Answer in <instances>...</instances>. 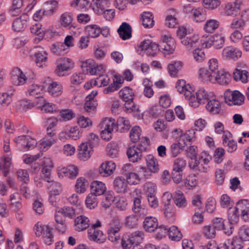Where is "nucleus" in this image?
Listing matches in <instances>:
<instances>
[{
  "mask_svg": "<svg viewBox=\"0 0 249 249\" xmlns=\"http://www.w3.org/2000/svg\"><path fill=\"white\" fill-rule=\"evenodd\" d=\"M218 67V62L216 59H210L208 69L203 68L199 69V76L204 81H209L220 85L228 84L231 81V74L224 70H219Z\"/></svg>",
  "mask_w": 249,
  "mask_h": 249,
  "instance_id": "1",
  "label": "nucleus"
},
{
  "mask_svg": "<svg viewBox=\"0 0 249 249\" xmlns=\"http://www.w3.org/2000/svg\"><path fill=\"white\" fill-rule=\"evenodd\" d=\"M119 94L120 98L125 102V111L127 113H134L138 115V119H140V110L133 102L135 94L133 89L130 87H125L119 91Z\"/></svg>",
  "mask_w": 249,
  "mask_h": 249,
  "instance_id": "2",
  "label": "nucleus"
},
{
  "mask_svg": "<svg viewBox=\"0 0 249 249\" xmlns=\"http://www.w3.org/2000/svg\"><path fill=\"white\" fill-rule=\"evenodd\" d=\"M149 140L147 137L142 138L139 142L138 146L133 145L129 147L126 152L129 160L132 162L138 161L142 157V152L145 151L148 145Z\"/></svg>",
  "mask_w": 249,
  "mask_h": 249,
  "instance_id": "3",
  "label": "nucleus"
},
{
  "mask_svg": "<svg viewBox=\"0 0 249 249\" xmlns=\"http://www.w3.org/2000/svg\"><path fill=\"white\" fill-rule=\"evenodd\" d=\"M53 229L48 225H43L37 222L34 227L35 234L37 237L42 236L44 242L47 245H50L53 242L54 235Z\"/></svg>",
  "mask_w": 249,
  "mask_h": 249,
  "instance_id": "4",
  "label": "nucleus"
},
{
  "mask_svg": "<svg viewBox=\"0 0 249 249\" xmlns=\"http://www.w3.org/2000/svg\"><path fill=\"white\" fill-rule=\"evenodd\" d=\"M158 45L159 51L161 52L165 55L172 54L176 48L175 40L170 35L162 36Z\"/></svg>",
  "mask_w": 249,
  "mask_h": 249,
  "instance_id": "5",
  "label": "nucleus"
},
{
  "mask_svg": "<svg viewBox=\"0 0 249 249\" xmlns=\"http://www.w3.org/2000/svg\"><path fill=\"white\" fill-rule=\"evenodd\" d=\"M81 67L85 74L100 75L104 72V66L101 64H96L92 59H88L82 62Z\"/></svg>",
  "mask_w": 249,
  "mask_h": 249,
  "instance_id": "6",
  "label": "nucleus"
},
{
  "mask_svg": "<svg viewBox=\"0 0 249 249\" xmlns=\"http://www.w3.org/2000/svg\"><path fill=\"white\" fill-rule=\"evenodd\" d=\"M208 155L209 154L206 151L202 152L201 155L199 156V158H196L195 159L194 161L189 162L190 167L192 169L196 168V169L199 172L207 173L209 169L208 165L209 160L207 157Z\"/></svg>",
  "mask_w": 249,
  "mask_h": 249,
  "instance_id": "7",
  "label": "nucleus"
},
{
  "mask_svg": "<svg viewBox=\"0 0 249 249\" xmlns=\"http://www.w3.org/2000/svg\"><path fill=\"white\" fill-rule=\"evenodd\" d=\"M224 95L225 102L230 106H240L244 102V96L238 90L231 91L227 89L225 91Z\"/></svg>",
  "mask_w": 249,
  "mask_h": 249,
  "instance_id": "8",
  "label": "nucleus"
},
{
  "mask_svg": "<svg viewBox=\"0 0 249 249\" xmlns=\"http://www.w3.org/2000/svg\"><path fill=\"white\" fill-rule=\"evenodd\" d=\"M143 233L136 231L131 234H126L122 239V246L124 249H129L135 243H140L143 238Z\"/></svg>",
  "mask_w": 249,
  "mask_h": 249,
  "instance_id": "9",
  "label": "nucleus"
},
{
  "mask_svg": "<svg viewBox=\"0 0 249 249\" xmlns=\"http://www.w3.org/2000/svg\"><path fill=\"white\" fill-rule=\"evenodd\" d=\"M114 126H115V124L113 122L110 120L103 121L99 124V127L102 129L100 133L101 138L106 141L110 140Z\"/></svg>",
  "mask_w": 249,
  "mask_h": 249,
  "instance_id": "10",
  "label": "nucleus"
},
{
  "mask_svg": "<svg viewBox=\"0 0 249 249\" xmlns=\"http://www.w3.org/2000/svg\"><path fill=\"white\" fill-rule=\"evenodd\" d=\"M50 4L51 7L49 9H40L37 10L33 15V19L35 21L40 20L44 16L52 15L56 10L57 2L56 0H50L47 2V4Z\"/></svg>",
  "mask_w": 249,
  "mask_h": 249,
  "instance_id": "11",
  "label": "nucleus"
},
{
  "mask_svg": "<svg viewBox=\"0 0 249 249\" xmlns=\"http://www.w3.org/2000/svg\"><path fill=\"white\" fill-rule=\"evenodd\" d=\"M158 44L152 40L147 39L142 41L138 46V49L141 51H146L148 55L154 56L159 51Z\"/></svg>",
  "mask_w": 249,
  "mask_h": 249,
  "instance_id": "12",
  "label": "nucleus"
},
{
  "mask_svg": "<svg viewBox=\"0 0 249 249\" xmlns=\"http://www.w3.org/2000/svg\"><path fill=\"white\" fill-rule=\"evenodd\" d=\"M29 17L27 14L24 13L19 18H16L13 22L12 29L15 32H20L25 30L28 26Z\"/></svg>",
  "mask_w": 249,
  "mask_h": 249,
  "instance_id": "13",
  "label": "nucleus"
},
{
  "mask_svg": "<svg viewBox=\"0 0 249 249\" xmlns=\"http://www.w3.org/2000/svg\"><path fill=\"white\" fill-rule=\"evenodd\" d=\"M242 51L238 48L231 46L227 47L222 51V56L223 58L236 61L242 56Z\"/></svg>",
  "mask_w": 249,
  "mask_h": 249,
  "instance_id": "14",
  "label": "nucleus"
},
{
  "mask_svg": "<svg viewBox=\"0 0 249 249\" xmlns=\"http://www.w3.org/2000/svg\"><path fill=\"white\" fill-rule=\"evenodd\" d=\"M78 174V168L73 165H69L67 167H62L58 169V171L59 177H66L71 179L75 178Z\"/></svg>",
  "mask_w": 249,
  "mask_h": 249,
  "instance_id": "15",
  "label": "nucleus"
},
{
  "mask_svg": "<svg viewBox=\"0 0 249 249\" xmlns=\"http://www.w3.org/2000/svg\"><path fill=\"white\" fill-rule=\"evenodd\" d=\"M11 79L14 85L20 86L25 83L27 78L19 68H15L11 72Z\"/></svg>",
  "mask_w": 249,
  "mask_h": 249,
  "instance_id": "16",
  "label": "nucleus"
},
{
  "mask_svg": "<svg viewBox=\"0 0 249 249\" xmlns=\"http://www.w3.org/2000/svg\"><path fill=\"white\" fill-rule=\"evenodd\" d=\"M92 144L91 142H87L81 144L78 149V158L80 160L86 161L91 156V153L93 151Z\"/></svg>",
  "mask_w": 249,
  "mask_h": 249,
  "instance_id": "17",
  "label": "nucleus"
},
{
  "mask_svg": "<svg viewBox=\"0 0 249 249\" xmlns=\"http://www.w3.org/2000/svg\"><path fill=\"white\" fill-rule=\"evenodd\" d=\"M244 246L243 243L239 238L234 237L232 239L227 240L222 245L220 249H242Z\"/></svg>",
  "mask_w": 249,
  "mask_h": 249,
  "instance_id": "18",
  "label": "nucleus"
},
{
  "mask_svg": "<svg viewBox=\"0 0 249 249\" xmlns=\"http://www.w3.org/2000/svg\"><path fill=\"white\" fill-rule=\"evenodd\" d=\"M121 224L119 221H113L107 230L108 238L111 242L117 241L120 238L119 231Z\"/></svg>",
  "mask_w": 249,
  "mask_h": 249,
  "instance_id": "19",
  "label": "nucleus"
},
{
  "mask_svg": "<svg viewBox=\"0 0 249 249\" xmlns=\"http://www.w3.org/2000/svg\"><path fill=\"white\" fill-rule=\"evenodd\" d=\"M73 63L72 60L68 58L62 59L61 63L57 65L55 70V73L59 76L65 75L64 72L73 67Z\"/></svg>",
  "mask_w": 249,
  "mask_h": 249,
  "instance_id": "20",
  "label": "nucleus"
},
{
  "mask_svg": "<svg viewBox=\"0 0 249 249\" xmlns=\"http://www.w3.org/2000/svg\"><path fill=\"white\" fill-rule=\"evenodd\" d=\"M116 167L115 163L112 161H106L103 163L99 168V174L103 177L110 176Z\"/></svg>",
  "mask_w": 249,
  "mask_h": 249,
  "instance_id": "21",
  "label": "nucleus"
},
{
  "mask_svg": "<svg viewBox=\"0 0 249 249\" xmlns=\"http://www.w3.org/2000/svg\"><path fill=\"white\" fill-rule=\"evenodd\" d=\"M88 236L90 241L96 242L97 243H103L106 240V236L103 231L99 230H93L89 229Z\"/></svg>",
  "mask_w": 249,
  "mask_h": 249,
  "instance_id": "22",
  "label": "nucleus"
},
{
  "mask_svg": "<svg viewBox=\"0 0 249 249\" xmlns=\"http://www.w3.org/2000/svg\"><path fill=\"white\" fill-rule=\"evenodd\" d=\"M48 55V53L43 49L36 51L35 53L34 56L36 66L40 68H43L46 66Z\"/></svg>",
  "mask_w": 249,
  "mask_h": 249,
  "instance_id": "23",
  "label": "nucleus"
},
{
  "mask_svg": "<svg viewBox=\"0 0 249 249\" xmlns=\"http://www.w3.org/2000/svg\"><path fill=\"white\" fill-rule=\"evenodd\" d=\"M91 6L96 14L100 13L104 9L108 8L110 5V0H92Z\"/></svg>",
  "mask_w": 249,
  "mask_h": 249,
  "instance_id": "24",
  "label": "nucleus"
},
{
  "mask_svg": "<svg viewBox=\"0 0 249 249\" xmlns=\"http://www.w3.org/2000/svg\"><path fill=\"white\" fill-rule=\"evenodd\" d=\"M143 226L146 231L153 232L158 228V220L156 217L151 216H147L143 222Z\"/></svg>",
  "mask_w": 249,
  "mask_h": 249,
  "instance_id": "25",
  "label": "nucleus"
},
{
  "mask_svg": "<svg viewBox=\"0 0 249 249\" xmlns=\"http://www.w3.org/2000/svg\"><path fill=\"white\" fill-rule=\"evenodd\" d=\"M113 187L118 193H124L127 191V182L123 177H117L113 181Z\"/></svg>",
  "mask_w": 249,
  "mask_h": 249,
  "instance_id": "26",
  "label": "nucleus"
},
{
  "mask_svg": "<svg viewBox=\"0 0 249 249\" xmlns=\"http://www.w3.org/2000/svg\"><path fill=\"white\" fill-rule=\"evenodd\" d=\"M120 37L125 40L131 37L132 28L131 26L126 22H123L117 30Z\"/></svg>",
  "mask_w": 249,
  "mask_h": 249,
  "instance_id": "27",
  "label": "nucleus"
},
{
  "mask_svg": "<svg viewBox=\"0 0 249 249\" xmlns=\"http://www.w3.org/2000/svg\"><path fill=\"white\" fill-rule=\"evenodd\" d=\"M240 2L236 0L233 3H229L225 7V14L226 16H236L239 13Z\"/></svg>",
  "mask_w": 249,
  "mask_h": 249,
  "instance_id": "28",
  "label": "nucleus"
},
{
  "mask_svg": "<svg viewBox=\"0 0 249 249\" xmlns=\"http://www.w3.org/2000/svg\"><path fill=\"white\" fill-rule=\"evenodd\" d=\"M74 222L75 229L79 231L86 230L89 227L90 225L89 220L84 215L78 216L75 219Z\"/></svg>",
  "mask_w": 249,
  "mask_h": 249,
  "instance_id": "29",
  "label": "nucleus"
},
{
  "mask_svg": "<svg viewBox=\"0 0 249 249\" xmlns=\"http://www.w3.org/2000/svg\"><path fill=\"white\" fill-rule=\"evenodd\" d=\"M199 36L197 35L189 34L181 41V43L186 46L187 48L196 47L198 44Z\"/></svg>",
  "mask_w": 249,
  "mask_h": 249,
  "instance_id": "30",
  "label": "nucleus"
},
{
  "mask_svg": "<svg viewBox=\"0 0 249 249\" xmlns=\"http://www.w3.org/2000/svg\"><path fill=\"white\" fill-rule=\"evenodd\" d=\"M249 72L247 71L236 68L233 73V77L235 81H241L242 83H247L249 78Z\"/></svg>",
  "mask_w": 249,
  "mask_h": 249,
  "instance_id": "31",
  "label": "nucleus"
},
{
  "mask_svg": "<svg viewBox=\"0 0 249 249\" xmlns=\"http://www.w3.org/2000/svg\"><path fill=\"white\" fill-rule=\"evenodd\" d=\"M91 193L96 196H100L105 193L106 191L105 184L101 181H93L90 185Z\"/></svg>",
  "mask_w": 249,
  "mask_h": 249,
  "instance_id": "32",
  "label": "nucleus"
},
{
  "mask_svg": "<svg viewBox=\"0 0 249 249\" xmlns=\"http://www.w3.org/2000/svg\"><path fill=\"white\" fill-rule=\"evenodd\" d=\"M142 24L145 28H151L154 25V16L150 12H144L142 14Z\"/></svg>",
  "mask_w": 249,
  "mask_h": 249,
  "instance_id": "33",
  "label": "nucleus"
},
{
  "mask_svg": "<svg viewBox=\"0 0 249 249\" xmlns=\"http://www.w3.org/2000/svg\"><path fill=\"white\" fill-rule=\"evenodd\" d=\"M133 204L132 210L135 213H139L140 215H144L146 213V210L143 205L142 204V201L140 197H135L133 199Z\"/></svg>",
  "mask_w": 249,
  "mask_h": 249,
  "instance_id": "34",
  "label": "nucleus"
},
{
  "mask_svg": "<svg viewBox=\"0 0 249 249\" xmlns=\"http://www.w3.org/2000/svg\"><path fill=\"white\" fill-rule=\"evenodd\" d=\"M206 108L207 110L213 114H217L221 111V105L218 100L212 99L208 101Z\"/></svg>",
  "mask_w": 249,
  "mask_h": 249,
  "instance_id": "35",
  "label": "nucleus"
},
{
  "mask_svg": "<svg viewBox=\"0 0 249 249\" xmlns=\"http://www.w3.org/2000/svg\"><path fill=\"white\" fill-rule=\"evenodd\" d=\"M173 200L176 205L178 208H183L187 206V201L184 195L180 190L175 192Z\"/></svg>",
  "mask_w": 249,
  "mask_h": 249,
  "instance_id": "36",
  "label": "nucleus"
},
{
  "mask_svg": "<svg viewBox=\"0 0 249 249\" xmlns=\"http://www.w3.org/2000/svg\"><path fill=\"white\" fill-rule=\"evenodd\" d=\"M48 161L50 163L49 164L44 165L42 168L41 179L45 181L50 183L53 180L51 177V169L53 167V165L50 160H48Z\"/></svg>",
  "mask_w": 249,
  "mask_h": 249,
  "instance_id": "37",
  "label": "nucleus"
},
{
  "mask_svg": "<svg viewBox=\"0 0 249 249\" xmlns=\"http://www.w3.org/2000/svg\"><path fill=\"white\" fill-rule=\"evenodd\" d=\"M72 14L70 12H65L62 14L61 16L60 22L61 25L64 27L71 29L75 28V26L72 23Z\"/></svg>",
  "mask_w": 249,
  "mask_h": 249,
  "instance_id": "38",
  "label": "nucleus"
},
{
  "mask_svg": "<svg viewBox=\"0 0 249 249\" xmlns=\"http://www.w3.org/2000/svg\"><path fill=\"white\" fill-rule=\"evenodd\" d=\"M147 168L152 172L156 173L159 170V165L157 159L152 155H147L145 157Z\"/></svg>",
  "mask_w": 249,
  "mask_h": 249,
  "instance_id": "39",
  "label": "nucleus"
},
{
  "mask_svg": "<svg viewBox=\"0 0 249 249\" xmlns=\"http://www.w3.org/2000/svg\"><path fill=\"white\" fill-rule=\"evenodd\" d=\"M28 90L30 96L39 98L42 97L41 94L43 90V86L37 84H32L29 87Z\"/></svg>",
  "mask_w": 249,
  "mask_h": 249,
  "instance_id": "40",
  "label": "nucleus"
},
{
  "mask_svg": "<svg viewBox=\"0 0 249 249\" xmlns=\"http://www.w3.org/2000/svg\"><path fill=\"white\" fill-rule=\"evenodd\" d=\"M62 89V86L60 83L52 82L48 87V90L52 95L57 96L61 94Z\"/></svg>",
  "mask_w": 249,
  "mask_h": 249,
  "instance_id": "41",
  "label": "nucleus"
},
{
  "mask_svg": "<svg viewBox=\"0 0 249 249\" xmlns=\"http://www.w3.org/2000/svg\"><path fill=\"white\" fill-rule=\"evenodd\" d=\"M181 67V63L179 61H174L169 64L168 65L167 70L170 75L172 77L177 76Z\"/></svg>",
  "mask_w": 249,
  "mask_h": 249,
  "instance_id": "42",
  "label": "nucleus"
},
{
  "mask_svg": "<svg viewBox=\"0 0 249 249\" xmlns=\"http://www.w3.org/2000/svg\"><path fill=\"white\" fill-rule=\"evenodd\" d=\"M89 97L90 96H87L84 104V109L88 112H91L95 110L98 104L95 99H92Z\"/></svg>",
  "mask_w": 249,
  "mask_h": 249,
  "instance_id": "43",
  "label": "nucleus"
},
{
  "mask_svg": "<svg viewBox=\"0 0 249 249\" xmlns=\"http://www.w3.org/2000/svg\"><path fill=\"white\" fill-rule=\"evenodd\" d=\"M168 235L170 239L174 241H179L182 237V233L175 226L168 228Z\"/></svg>",
  "mask_w": 249,
  "mask_h": 249,
  "instance_id": "44",
  "label": "nucleus"
},
{
  "mask_svg": "<svg viewBox=\"0 0 249 249\" xmlns=\"http://www.w3.org/2000/svg\"><path fill=\"white\" fill-rule=\"evenodd\" d=\"M97 196L94 193H89L85 200V204L87 208L89 209H93L97 206L98 201Z\"/></svg>",
  "mask_w": 249,
  "mask_h": 249,
  "instance_id": "45",
  "label": "nucleus"
},
{
  "mask_svg": "<svg viewBox=\"0 0 249 249\" xmlns=\"http://www.w3.org/2000/svg\"><path fill=\"white\" fill-rule=\"evenodd\" d=\"M235 212H239L242 214L243 213V215H246L244 213H247V211L249 210V200L248 199H242L239 200L235 207Z\"/></svg>",
  "mask_w": 249,
  "mask_h": 249,
  "instance_id": "46",
  "label": "nucleus"
},
{
  "mask_svg": "<svg viewBox=\"0 0 249 249\" xmlns=\"http://www.w3.org/2000/svg\"><path fill=\"white\" fill-rule=\"evenodd\" d=\"M88 186V182L84 178H79L76 181L75 187L77 192L80 193H84Z\"/></svg>",
  "mask_w": 249,
  "mask_h": 249,
  "instance_id": "47",
  "label": "nucleus"
},
{
  "mask_svg": "<svg viewBox=\"0 0 249 249\" xmlns=\"http://www.w3.org/2000/svg\"><path fill=\"white\" fill-rule=\"evenodd\" d=\"M219 22L215 19H210L205 23L204 29L207 33H212L218 28Z\"/></svg>",
  "mask_w": 249,
  "mask_h": 249,
  "instance_id": "48",
  "label": "nucleus"
},
{
  "mask_svg": "<svg viewBox=\"0 0 249 249\" xmlns=\"http://www.w3.org/2000/svg\"><path fill=\"white\" fill-rule=\"evenodd\" d=\"M184 96L185 98L189 100V105L194 108L198 107L201 104V103L199 102V100L196 94H195L194 93L187 92L184 94Z\"/></svg>",
  "mask_w": 249,
  "mask_h": 249,
  "instance_id": "49",
  "label": "nucleus"
},
{
  "mask_svg": "<svg viewBox=\"0 0 249 249\" xmlns=\"http://www.w3.org/2000/svg\"><path fill=\"white\" fill-rule=\"evenodd\" d=\"M85 30L88 36L91 37H98L101 32L99 26L96 24L88 25L86 26Z\"/></svg>",
  "mask_w": 249,
  "mask_h": 249,
  "instance_id": "50",
  "label": "nucleus"
},
{
  "mask_svg": "<svg viewBox=\"0 0 249 249\" xmlns=\"http://www.w3.org/2000/svg\"><path fill=\"white\" fill-rule=\"evenodd\" d=\"M50 50L53 53L57 55H60L65 51V46L64 43L56 42L51 45Z\"/></svg>",
  "mask_w": 249,
  "mask_h": 249,
  "instance_id": "51",
  "label": "nucleus"
},
{
  "mask_svg": "<svg viewBox=\"0 0 249 249\" xmlns=\"http://www.w3.org/2000/svg\"><path fill=\"white\" fill-rule=\"evenodd\" d=\"M117 128L121 132L127 131L130 127L129 120L124 117H120L117 120Z\"/></svg>",
  "mask_w": 249,
  "mask_h": 249,
  "instance_id": "52",
  "label": "nucleus"
},
{
  "mask_svg": "<svg viewBox=\"0 0 249 249\" xmlns=\"http://www.w3.org/2000/svg\"><path fill=\"white\" fill-rule=\"evenodd\" d=\"M213 46L216 49H221L225 43V37L221 35L212 36Z\"/></svg>",
  "mask_w": 249,
  "mask_h": 249,
  "instance_id": "53",
  "label": "nucleus"
},
{
  "mask_svg": "<svg viewBox=\"0 0 249 249\" xmlns=\"http://www.w3.org/2000/svg\"><path fill=\"white\" fill-rule=\"evenodd\" d=\"M143 85L144 88L143 89V94L145 96L150 98H151L154 95V90L152 88V83L148 79H145L143 81Z\"/></svg>",
  "mask_w": 249,
  "mask_h": 249,
  "instance_id": "54",
  "label": "nucleus"
},
{
  "mask_svg": "<svg viewBox=\"0 0 249 249\" xmlns=\"http://www.w3.org/2000/svg\"><path fill=\"white\" fill-rule=\"evenodd\" d=\"M109 80L107 75L101 74L93 81V85L95 86L105 87L109 84Z\"/></svg>",
  "mask_w": 249,
  "mask_h": 249,
  "instance_id": "55",
  "label": "nucleus"
},
{
  "mask_svg": "<svg viewBox=\"0 0 249 249\" xmlns=\"http://www.w3.org/2000/svg\"><path fill=\"white\" fill-rule=\"evenodd\" d=\"M50 185L48 186L51 191L52 195L57 196L60 194L62 191V187L61 184L58 182L54 181L53 180L50 182Z\"/></svg>",
  "mask_w": 249,
  "mask_h": 249,
  "instance_id": "56",
  "label": "nucleus"
},
{
  "mask_svg": "<svg viewBox=\"0 0 249 249\" xmlns=\"http://www.w3.org/2000/svg\"><path fill=\"white\" fill-rule=\"evenodd\" d=\"M240 213L239 212H235V208L231 210L230 208L228 211V223L234 225L236 224L239 220Z\"/></svg>",
  "mask_w": 249,
  "mask_h": 249,
  "instance_id": "57",
  "label": "nucleus"
},
{
  "mask_svg": "<svg viewBox=\"0 0 249 249\" xmlns=\"http://www.w3.org/2000/svg\"><path fill=\"white\" fill-rule=\"evenodd\" d=\"M194 20L197 22H200L206 19V15L202 8H198L193 11Z\"/></svg>",
  "mask_w": 249,
  "mask_h": 249,
  "instance_id": "58",
  "label": "nucleus"
},
{
  "mask_svg": "<svg viewBox=\"0 0 249 249\" xmlns=\"http://www.w3.org/2000/svg\"><path fill=\"white\" fill-rule=\"evenodd\" d=\"M141 128L139 126H135L130 130L129 137L132 142L135 143L140 140ZM142 138L141 139L142 140Z\"/></svg>",
  "mask_w": 249,
  "mask_h": 249,
  "instance_id": "59",
  "label": "nucleus"
},
{
  "mask_svg": "<svg viewBox=\"0 0 249 249\" xmlns=\"http://www.w3.org/2000/svg\"><path fill=\"white\" fill-rule=\"evenodd\" d=\"M58 213L63 214L65 217L73 218L75 216V212L74 208L70 207H65L60 209L58 211Z\"/></svg>",
  "mask_w": 249,
  "mask_h": 249,
  "instance_id": "60",
  "label": "nucleus"
},
{
  "mask_svg": "<svg viewBox=\"0 0 249 249\" xmlns=\"http://www.w3.org/2000/svg\"><path fill=\"white\" fill-rule=\"evenodd\" d=\"M239 237L240 240L244 243V241H249V228L243 226L240 228L238 232Z\"/></svg>",
  "mask_w": 249,
  "mask_h": 249,
  "instance_id": "61",
  "label": "nucleus"
},
{
  "mask_svg": "<svg viewBox=\"0 0 249 249\" xmlns=\"http://www.w3.org/2000/svg\"><path fill=\"white\" fill-rule=\"evenodd\" d=\"M98 15H102L103 17L108 21H111L114 18L115 16V12L114 9L106 8L100 13H98Z\"/></svg>",
  "mask_w": 249,
  "mask_h": 249,
  "instance_id": "62",
  "label": "nucleus"
},
{
  "mask_svg": "<svg viewBox=\"0 0 249 249\" xmlns=\"http://www.w3.org/2000/svg\"><path fill=\"white\" fill-rule=\"evenodd\" d=\"M107 155L110 158L117 157L119 154V148L117 144H109L107 147Z\"/></svg>",
  "mask_w": 249,
  "mask_h": 249,
  "instance_id": "63",
  "label": "nucleus"
},
{
  "mask_svg": "<svg viewBox=\"0 0 249 249\" xmlns=\"http://www.w3.org/2000/svg\"><path fill=\"white\" fill-rule=\"evenodd\" d=\"M60 115L64 121H70L75 116L74 112L69 109L62 110L60 111Z\"/></svg>",
  "mask_w": 249,
  "mask_h": 249,
  "instance_id": "64",
  "label": "nucleus"
}]
</instances>
